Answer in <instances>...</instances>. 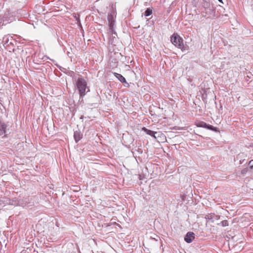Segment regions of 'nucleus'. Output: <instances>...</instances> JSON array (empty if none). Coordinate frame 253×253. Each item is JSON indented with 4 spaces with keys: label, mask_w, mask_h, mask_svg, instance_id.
Listing matches in <instances>:
<instances>
[{
    "label": "nucleus",
    "mask_w": 253,
    "mask_h": 253,
    "mask_svg": "<svg viewBox=\"0 0 253 253\" xmlns=\"http://www.w3.org/2000/svg\"><path fill=\"white\" fill-rule=\"evenodd\" d=\"M77 87L79 91L80 96L83 97L86 94V89H87V91H89V88L87 86V83L86 81L82 78H79L76 83Z\"/></svg>",
    "instance_id": "obj_1"
},
{
    "label": "nucleus",
    "mask_w": 253,
    "mask_h": 253,
    "mask_svg": "<svg viewBox=\"0 0 253 253\" xmlns=\"http://www.w3.org/2000/svg\"><path fill=\"white\" fill-rule=\"evenodd\" d=\"M171 42L175 46L182 48L183 47V40L177 34H173L171 37Z\"/></svg>",
    "instance_id": "obj_2"
},
{
    "label": "nucleus",
    "mask_w": 253,
    "mask_h": 253,
    "mask_svg": "<svg viewBox=\"0 0 253 253\" xmlns=\"http://www.w3.org/2000/svg\"><path fill=\"white\" fill-rule=\"evenodd\" d=\"M2 21L4 24L10 23L15 20V17L14 16L13 13L10 12L9 10H7L4 13L2 18Z\"/></svg>",
    "instance_id": "obj_3"
},
{
    "label": "nucleus",
    "mask_w": 253,
    "mask_h": 253,
    "mask_svg": "<svg viewBox=\"0 0 253 253\" xmlns=\"http://www.w3.org/2000/svg\"><path fill=\"white\" fill-rule=\"evenodd\" d=\"M196 126L199 127H203L207 128L209 130H211L215 132H218L219 130L217 127H214L213 126L207 124L206 123L203 121H198L196 123Z\"/></svg>",
    "instance_id": "obj_4"
},
{
    "label": "nucleus",
    "mask_w": 253,
    "mask_h": 253,
    "mask_svg": "<svg viewBox=\"0 0 253 253\" xmlns=\"http://www.w3.org/2000/svg\"><path fill=\"white\" fill-rule=\"evenodd\" d=\"M7 126L2 121L0 120V136L2 137H7L6 134L7 131Z\"/></svg>",
    "instance_id": "obj_5"
},
{
    "label": "nucleus",
    "mask_w": 253,
    "mask_h": 253,
    "mask_svg": "<svg viewBox=\"0 0 253 253\" xmlns=\"http://www.w3.org/2000/svg\"><path fill=\"white\" fill-rule=\"evenodd\" d=\"M14 41L12 37L10 35L5 36L2 39V42L3 43V46L6 47L9 46L10 44H13V41Z\"/></svg>",
    "instance_id": "obj_6"
},
{
    "label": "nucleus",
    "mask_w": 253,
    "mask_h": 253,
    "mask_svg": "<svg viewBox=\"0 0 253 253\" xmlns=\"http://www.w3.org/2000/svg\"><path fill=\"white\" fill-rule=\"evenodd\" d=\"M195 238V234L192 232H188L184 237V240L188 243H191Z\"/></svg>",
    "instance_id": "obj_7"
},
{
    "label": "nucleus",
    "mask_w": 253,
    "mask_h": 253,
    "mask_svg": "<svg viewBox=\"0 0 253 253\" xmlns=\"http://www.w3.org/2000/svg\"><path fill=\"white\" fill-rule=\"evenodd\" d=\"M142 130L144 131L146 134L154 137L155 138H156V137L155 136V134L157 133V132L148 129L145 127H143L142 128Z\"/></svg>",
    "instance_id": "obj_8"
},
{
    "label": "nucleus",
    "mask_w": 253,
    "mask_h": 253,
    "mask_svg": "<svg viewBox=\"0 0 253 253\" xmlns=\"http://www.w3.org/2000/svg\"><path fill=\"white\" fill-rule=\"evenodd\" d=\"M114 76L122 83H126V79L121 75L119 73H114Z\"/></svg>",
    "instance_id": "obj_9"
},
{
    "label": "nucleus",
    "mask_w": 253,
    "mask_h": 253,
    "mask_svg": "<svg viewBox=\"0 0 253 253\" xmlns=\"http://www.w3.org/2000/svg\"><path fill=\"white\" fill-rule=\"evenodd\" d=\"M108 41L109 43L110 44H113L115 42L116 40V37L117 36H115L114 35H108Z\"/></svg>",
    "instance_id": "obj_10"
},
{
    "label": "nucleus",
    "mask_w": 253,
    "mask_h": 253,
    "mask_svg": "<svg viewBox=\"0 0 253 253\" xmlns=\"http://www.w3.org/2000/svg\"><path fill=\"white\" fill-rule=\"evenodd\" d=\"M82 134L79 132L75 131L74 132V138L76 142H78L82 138Z\"/></svg>",
    "instance_id": "obj_11"
},
{
    "label": "nucleus",
    "mask_w": 253,
    "mask_h": 253,
    "mask_svg": "<svg viewBox=\"0 0 253 253\" xmlns=\"http://www.w3.org/2000/svg\"><path fill=\"white\" fill-rule=\"evenodd\" d=\"M107 35H114L115 36H117V34L115 31V28H109L107 32Z\"/></svg>",
    "instance_id": "obj_12"
},
{
    "label": "nucleus",
    "mask_w": 253,
    "mask_h": 253,
    "mask_svg": "<svg viewBox=\"0 0 253 253\" xmlns=\"http://www.w3.org/2000/svg\"><path fill=\"white\" fill-rule=\"evenodd\" d=\"M152 14V9L150 8H147L144 13L146 17L149 16Z\"/></svg>",
    "instance_id": "obj_13"
},
{
    "label": "nucleus",
    "mask_w": 253,
    "mask_h": 253,
    "mask_svg": "<svg viewBox=\"0 0 253 253\" xmlns=\"http://www.w3.org/2000/svg\"><path fill=\"white\" fill-rule=\"evenodd\" d=\"M217 225H220L222 227H225L228 226L229 223L228 220H224L221 221L220 223H218Z\"/></svg>",
    "instance_id": "obj_14"
},
{
    "label": "nucleus",
    "mask_w": 253,
    "mask_h": 253,
    "mask_svg": "<svg viewBox=\"0 0 253 253\" xmlns=\"http://www.w3.org/2000/svg\"><path fill=\"white\" fill-rule=\"evenodd\" d=\"M108 21L109 22H115V18L112 13H109L108 15Z\"/></svg>",
    "instance_id": "obj_15"
},
{
    "label": "nucleus",
    "mask_w": 253,
    "mask_h": 253,
    "mask_svg": "<svg viewBox=\"0 0 253 253\" xmlns=\"http://www.w3.org/2000/svg\"><path fill=\"white\" fill-rule=\"evenodd\" d=\"M250 171H253V160L250 161L248 164Z\"/></svg>",
    "instance_id": "obj_16"
},
{
    "label": "nucleus",
    "mask_w": 253,
    "mask_h": 253,
    "mask_svg": "<svg viewBox=\"0 0 253 253\" xmlns=\"http://www.w3.org/2000/svg\"><path fill=\"white\" fill-rule=\"evenodd\" d=\"M248 171H250V169L249 168V166H248L247 168L243 169L241 170V174L243 175L246 174Z\"/></svg>",
    "instance_id": "obj_17"
},
{
    "label": "nucleus",
    "mask_w": 253,
    "mask_h": 253,
    "mask_svg": "<svg viewBox=\"0 0 253 253\" xmlns=\"http://www.w3.org/2000/svg\"><path fill=\"white\" fill-rule=\"evenodd\" d=\"M115 22H108L109 28H115Z\"/></svg>",
    "instance_id": "obj_18"
},
{
    "label": "nucleus",
    "mask_w": 253,
    "mask_h": 253,
    "mask_svg": "<svg viewBox=\"0 0 253 253\" xmlns=\"http://www.w3.org/2000/svg\"><path fill=\"white\" fill-rule=\"evenodd\" d=\"M210 6V3L208 2H205L204 3V4H203V6L205 7V8H208Z\"/></svg>",
    "instance_id": "obj_19"
},
{
    "label": "nucleus",
    "mask_w": 253,
    "mask_h": 253,
    "mask_svg": "<svg viewBox=\"0 0 253 253\" xmlns=\"http://www.w3.org/2000/svg\"><path fill=\"white\" fill-rule=\"evenodd\" d=\"M84 118V116H81L80 119H83V118Z\"/></svg>",
    "instance_id": "obj_20"
},
{
    "label": "nucleus",
    "mask_w": 253,
    "mask_h": 253,
    "mask_svg": "<svg viewBox=\"0 0 253 253\" xmlns=\"http://www.w3.org/2000/svg\"><path fill=\"white\" fill-rule=\"evenodd\" d=\"M219 2H221V3H223L222 0H218Z\"/></svg>",
    "instance_id": "obj_21"
}]
</instances>
